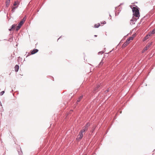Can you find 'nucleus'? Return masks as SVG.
<instances>
[{"mask_svg": "<svg viewBox=\"0 0 155 155\" xmlns=\"http://www.w3.org/2000/svg\"><path fill=\"white\" fill-rule=\"evenodd\" d=\"M87 128L84 126L82 128V130L80 131L83 133L86 131L87 130Z\"/></svg>", "mask_w": 155, "mask_h": 155, "instance_id": "obj_4", "label": "nucleus"}, {"mask_svg": "<svg viewBox=\"0 0 155 155\" xmlns=\"http://www.w3.org/2000/svg\"><path fill=\"white\" fill-rule=\"evenodd\" d=\"M5 92L4 91H3L0 92V94L1 95H3V94Z\"/></svg>", "mask_w": 155, "mask_h": 155, "instance_id": "obj_21", "label": "nucleus"}, {"mask_svg": "<svg viewBox=\"0 0 155 155\" xmlns=\"http://www.w3.org/2000/svg\"><path fill=\"white\" fill-rule=\"evenodd\" d=\"M149 37L147 35L144 37L143 40L145 41L146 40L149 38Z\"/></svg>", "mask_w": 155, "mask_h": 155, "instance_id": "obj_15", "label": "nucleus"}, {"mask_svg": "<svg viewBox=\"0 0 155 155\" xmlns=\"http://www.w3.org/2000/svg\"><path fill=\"white\" fill-rule=\"evenodd\" d=\"M100 26V25L99 23L98 24H96L94 25V27L95 28H98Z\"/></svg>", "mask_w": 155, "mask_h": 155, "instance_id": "obj_12", "label": "nucleus"}, {"mask_svg": "<svg viewBox=\"0 0 155 155\" xmlns=\"http://www.w3.org/2000/svg\"><path fill=\"white\" fill-rule=\"evenodd\" d=\"M10 0H7L6 2V7H8L9 5V4L10 3Z\"/></svg>", "mask_w": 155, "mask_h": 155, "instance_id": "obj_8", "label": "nucleus"}, {"mask_svg": "<svg viewBox=\"0 0 155 155\" xmlns=\"http://www.w3.org/2000/svg\"><path fill=\"white\" fill-rule=\"evenodd\" d=\"M19 67L18 65H16L15 67V71L16 72H17L19 69Z\"/></svg>", "mask_w": 155, "mask_h": 155, "instance_id": "obj_7", "label": "nucleus"}, {"mask_svg": "<svg viewBox=\"0 0 155 155\" xmlns=\"http://www.w3.org/2000/svg\"><path fill=\"white\" fill-rule=\"evenodd\" d=\"M129 42H127V41H126L122 45V47L124 48L129 43Z\"/></svg>", "mask_w": 155, "mask_h": 155, "instance_id": "obj_5", "label": "nucleus"}, {"mask_svg": "<svg viewBox=\"0 0 155 155\" xmlns=\"http://www.w3.org/2000/svg\"><path fill=\"white\" fill-rule=\"evenodd\" d=\"M97 89H98V88H97V87L95 88L94 89V91H96L97 90Z\"/></svg>", "mask_w": 155, "mask_h": 155, "instance_id": "obj_26", "label": "nucleus"}, {"mask_svg": "<svg viewBox=\"0 0 155 155\" xmlns=\"http://www.w3.org/2000/svg\"><path fill=\"white\" fill-rule=\"evenodd\" d=\"M22 21H20L17 27V28L16 29V31H18V30L21 28V27L23 25Z\"/></svg>", "mask_w": 155, "mask_h": 155, "instance_id": "obj_2", "label": "nucleus"}, {"mask_svg": "<svg viewBox=\"0 0 155 155\" xmlns=\"http://www.w3.org/2000/svg\"><path fill=\"white\" fill-rule=\"evenodd\" d=\"M100 87V85L99 84H98L97 85V87L98 88Z\"/></svg>", "mask_w": 155, "mask_h": 155, "instance_id": "obj_30", "label": "nucleus"}, {"mask_svg": "<svg viewBox=\"0 0 155 155\" xmlns=\"http://www.w3.org/2000/svg\"><path fill=\"white\" fill-rule=\"evenodd\" d=\"M26 16H25L23 18L22 20L21 21H22L23 24L24 22L26 20Z\"/></svg>", "mask_w": 155, "mask_h": 155, "instance_id": "obj_11", "label": "nucleus"}, {"mask_svg": "<svg viewBox=\"0 0 155 155\" xmlns=\"http://www.w3.org/2000/svg\"><path fill=\"white\" fill-rule=\"evenodd\" d=\"M10 37V38L9 39L8 41L10 42H12L13 41V36L12 35H11Z\"/></svg>", "mask_w": 155, "mask_h": 155, "instance_id": "obj_9", "label": "nucleus"}, {"mask_svg": "<svg viewBox=\"0 0 155 155\" xmlns=\"http://www.w3.org/2000/svg\"><path fill=\"white\" fill-rule=\"evenodd\" d=\"M12 30V28H11L10 29H9V31H11Z\"/></svg>", "mask_w": 155, "mask_h": 155, "instance_id": "obj_32", "label": "nucleus"}, {"mask_svg": "<svg viewBox=\"0 0 155 155\" xmlns=\"http://www.w3.org/2000/svg\"><path fill=\"white\" fill-rule=\"evenodd\" d=\"M138 18H135L134 16H133L131 19H132L133 20V21H134V22H135Z\"/></svg>", "mask_w": 155, "mask_h": 155, "instance_id": "obj_10", "label": "nucleus"}, {"mask_svg": "<svg viewBox=\"0 0 155 155\" xmlns=\"http://www.w3.org/2000/svg\"><path fill=\"white\" fill-rule=\"evenodd\" d=\"M151 33L153 34L155 33V28L152 31H151Z\"/></svg>", "mask_w": 155, "mask_h": 155, "instance_id": "obj_19", "label": "nucleus"}, {"mask_svg": "<svg viewBox=\"0 0 155 155\" xmlns=\"http://www.w3.org/2000/svg\"><path fill=\"white\" fill-rule=\"evenodd\" d=\"M135 22L133 21V20L132 19H131L130 21V24L131 25H132L134 24H135Z\"/></svg>", "mask_w": 155, "mask_h": 155, "instance_id": "obj_14", "label": "nucleus"}, {"mask_svg": "<svg viewBox=\"0 0 155 155\" xmlns=\"http://www.w3.org/2000/svg\"><path fill=\"white\" fill-rule=\"evenodd\" d=\"M153 34L151 33V32H150L148 33V34L147 35L149 37L151 36Z\"/></svg>", "mask_w": 155, "mask_h": 155, "instance_id": "obj_17", "label": "nucleus"}, {"mask_svg": "<svg viewBox=\"0 0 155 155\" xmlns=\"http://www.w3.org/2000/svg\"><path fill=\"white\" fill-rule=\"evenodd\" d=\"M149 45L148 46V45H147L145 47L146 48H147L148 47H149Z\"/></svg>", "mask_w": 155, "mask_h": 155, "instance_id": "obj_31", "label": "nucleus"}, {"mask_svg": "<svg viewBox=\"0 0 155 155\" xmlns=\"http://www.w3.org/2000/svg\"><path fill=\"white\" fill-rule=\"evenodd\" d=\"M15 10L14 9H13V8H12V13L14 12L15 11Z\"/></svg>", "mask_w": 155, "mask_h": 155, "instance_id": "obj_25", "label": "nucleus"}, {"mask_svg": "<svg viewBox=\"0 0 155 155\" xmlns=\"http://www.w3.org/2000/svg\"><path fill=\"white\" fill-rule=\"evenodd\" d=\"M82 96H81L78 99L77 101V102H78L80 101L82 99Z\"/></svg>", "mask_w": 155, "mask_h": 155, "instance_id": "obj_13", "label": "nucleus"}, {"mask_svg": "<svg viewBox=\"0 0 155 155\" xmlns=\"http://www.w3.org/2000/svg\"><path fill=\"white\" fill-rule=\"evenodd\" d=\"M132 6H130V7L132 10L133 15L136 17L139 18L140 16L139 8L137 6H136L135 7H133L132 8Z\"/></svg>", "mask_w": 155, "mask_h": 155, "instance_id": "obj_1", "label": "nucleus"}, {"mask_svg": "<svg viewBox=\"0 0 155 155\" xmlns=\"http://www.w3.org/2000/svg\"><path fill=\"white\" fill-rule=\"evenodd\" d=\"M15 24L13 25L12 26L11 28L12 29V30L15 29Z\"/></svg>", "mask_w": 155, "mask_h": 155, "instance_id": "obj_16", "label": "nucleus"}, {"mask_svg": "<svg viewBox=\"0 0 155 155\" xmlns=\"http://www.w3.org/2000/svg\"><path fill=\"white\" fill-rule=\"evenodd\" d=\"M101 24H105L106 23V22H105V21H104L102 22H101Z\"/></svg>", "mask_w": 155, "mask_h": 155, "instance_id": "obj_24", "label": "nucleus"}, {"mask_svg": "<svg viewBox=\"0 0 155 155\" xmlns=\"http://www.w3.org/2000/svg\"><path fill=\"white\" fill-rule=\"evenodd\" d=\"M83 137V132L80 131L79 134L78 136V137L77 138L78 140H81L82 138Z\"/></svg>", "mask_w": 155, "mask_h": 155, "instance_id": "obj_3", "label": "nucleus"}, {"mask_svg": "<svg viewBox=\"0 0 155 155\" xmlns=\"http://www.w3.org/2000/svg\"><path fill=\"white\" fill-rule=\"evenodd\" d=\"M119 12H117V13L116 12L115 13V15H118L119 14Z\"/></svg>", "mask_w": 155, "mask_h": 155, "instance_id": "obj_29", "label": "nucleus"}, {"mask_svg": "<svg viewBox=\"0 0 155 155\" xmlns=\"http://www.w3.org/2000/svg\"><path fill=\"white\" fill-rule=\"evenodd\" d=\"M123 4H120V5H122Z\"/></svg>", "mask_w": 155, "mask_h": 155, "instance_id": "obj_38", "label": "nucleus"}, {"mask_svg": "<svg viewBox=\"0 0 155 155\" xmlns=\"http://www.w3.org/2000/svg\"><path fill=\"white\" fill-rule=\"evenodd\" d=\"M94 37H96L97 36V35H94Z\"/></svg>", "mask_w": 155, "mask_h": 155, "instance_id": "obj_34", "label": "nucleus"}, {"mask_svg": "<svg viewBox=\"0 0 155 155\" xmlns=\"http://www.w3.org/2000/svg\"><path fill=\"white\" fill-rule=\"evenodd\" d=\"M18 2H14V4L13 5H14V6H16V5H17V4H18Z\"/></svg>", "mask_w": 155, "mask_h": 155, "instance_id": "obj_20", "label": "nucleus"}, {"mask_svg": "<svg viewBox=\"0 0 155 155\" xmlns=\"http://www.w3.org/2000/svg\"><path fill=\"white\" fill-rule=\"evenodd\" d=\"M38 51L37 49H34V50L32 51L31 52V54H34Z\"/></svg>", "mask_w": 155, "mask_h": 155, "instance_id": "obj_6", "label": "nucleus"}, {"mask_svg": "<svg viewBox=\"0 0 155 155\" xmlns=\"http://www.w3.org/2000/svg\"><path fill=\"white\" fill-rule=\"evenodd\" d=\"M117 8V7H115V9H116L117 10L116 8Z\"/></svg>", "mask_w": 155, "mask_h": 155, "instance_id": "obj_36", "label": "nucleus"}, {"mask_svg": "<svg viewBox=\"0 0 155 155\" xmlns=\"http://www.w3.org/2000/svg\"><path fill=\"white\" fill-rule=\"evenodd\" d=\"M109 16H110V17H111V15H110V14H109Z\"/></svg>", "mask_w": 155, "mask_h": 155, "instance_id": "obj_35", "label": "nucleus"}, {"mask_svg": "<svg viewBox=\"0 0 155 155\" xmlns=\"http://www.w3.org/2000/svg\"><path fill=\"white\" fill-rule=\"evenodd\" d=\"M90 126V124L89 123H87L84 127L88 128V127Z\"/></svg>", "mask_w": 155, "mask_h": 155, "instance_id": "obj_18", "label": "nucleus"}, {"mask_svg": "<svg viewBox=\"0 0 155 155\" xmlns=\"http://www.w3.org/2000/svg\"><path fill=\"white\" fill-rule=\"evenodd\" d=\"M61 37H60L58 38V40H59V39L60 38H61Z\"/></svg>", "mask_w": 155, "mask_h": 155, "instance_id": "obj_33", "label": "nucleus"}, {"mask_svg": "<svg viewBox=\"0 0 155 155\" xmlns=\"http://www.w3.org/2000/svg\"><path fill=\"white\" fill-rule=\"evenodd\" d=\"M130 39H129V38H127V40L126 41H127V42H130Z\"/></svg>", "mask_w": 155, "mask_h": 155, "instance_id": "obj_27", "label": "nucleus"}, {"mask_svg": "<svg viewBox=\"0 0 155 155\" xmlns=\"http://www.w3.org/2000/svg\"><path fill=\"white\" fill-rule=\"evenodd\" d=\"M129 39H130V40H133L134 38V37H130L129 38Z\"/></svg>", "mask_w": 155, "mask_h": 155, "instance_id": "obj_22", "label": "nucleus"}, {"mask_svg": "<svg viewBox=\"0 0 155 155\" xmlns=\"http://www.w3.org/2000/svg\"><path fill=\"white\" fill-rule=\"evenodd\" d=\"M104 53V52L103 51H101L99 52L98 54H102Z\"/></svg>", "mask_w": 155, "mask_h": 155, "instance_id": "obj_23", "label": "nucleus"}, {"mask_svg": "<svg viewBox=\"0 0 155 155\" xmlns=\"http://www.w3.org/2000/svg\"><path fill=\"white\" fill-rule=\"evenodd\" d=\"M107 92H108V90H107Z\"/></svg>", "mask_w": 155, "mask_h": 155, "instance_id": "obj_37", "label": "nucleus"}, {"mask_svg": "<svg viewBox=\"0 0 155 155\" xmlns=\"http://www.w3.org/2000/svg\"><path fill=\"white\" fill-rule=\"evenodd\" d=\"M18 6H17V7H13L12 8L14 9L15 10V9H17V7H18Z\"/></svg>", "mask_w": 155, "mask_h": 155, "instance_id": "obj_28", "label": "nucleus"}]
</instances>
